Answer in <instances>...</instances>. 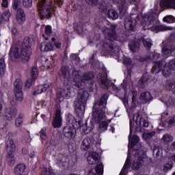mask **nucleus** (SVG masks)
Here are the masks:
<instances>
[{"instance_id": "obj_33", "label": "nucleus", "mask_w": 175, "mask_h": 175, "mask_svg": "<svg viewBox=\"0 0 175 175\" xmlns=\"http://www.w3.org/2000/svg\"><path fill=\"white\" fill-rule=\"evenodd\" d=\"M143 160L142 159H137L136 161H134L133 163V166L131 168L133 170H139L142 167Z\"/></svg>"}, {"instance_id": "obj_6", "label": "nucleus", "mask_w": 175, "mask_h": 175, "mask_svg": "<svg viewBox=\"0 0 175 175\" xmlns=\"http://www.w3.org/2000/svg\"><path fill=\"white\" fill-rule=\"evenodd\" d=\"M170 70H175V59H173L168 62L167 66L165 60L155 61L152 68V74L157 75L160 72H162V74L165 77H168L171 75Z\"/></svg>"}, {"instance_id": "obj_17", "label": "nucleus", "mask_w": 175, "mask_h": 175, "mask_svg": "<svg viewBox=\"0 0 175 175\" xmlns=\"http://www.w3.org/2000/svg\"><path fill=\"white\" fill-rule=\"evenodd\" d=\"M140 46L141 42L139 38L131 41L128 45L130 51L133 53H137L140 50Z\"/></svg>"}, {"instance_id": "obj_20", "label": "nucleus", "mask_w": 175, "mask_h": 175, "mask_svg": "<svg viewBox=\"0 0 175 175\" xmlns=\"http://www.w3.org/2000/svg\"><path fill=\"white\" fill-rule=\"evenodd\" d=\"M113 3L116 5H118L119 12L122 15H124L126 12V8H125V4H126V1L125 0H112Z\"/></svg>"}, {"instance_id": "obj_5", "label": "nucleus", "mask_w": 175, "mask_h": 175, "mask_svg": "<svg viewBox=\"0 0 175 175\" xmlns=\"http://www.w3.org/2000/svg\"><path fill=\"white\" fill-rule=\"evenodd\" d=\"M148 21H149V25L148 26H146L148 23ZM142 23L146 25L145 26H143L144 31L150 30L158 33L159 31L169 30L168 27L159 25V21L155 12H147V14L142 16Z\"/></svg>"}, {"instance_id": "obj_45", "label": "nucleus", "mask_w": 175, "mask_h": 175, "mask_svg": "<svg viewBox=\"0 0 175 175\" xmlns=\"http://www.w3.org/2000/svg\"><path fill=\"white\" fill-rule=\"evenodd\" d=\"M131 165H132L131 160L129 157H127L122 170H126L128 169H130Z\"/></svg>"}, {"instance_id": "obj_10", "label": "nucleus", "mask_w": 175, "mask_h": 175, "mask_svg": "<svg viewBox=\"0 0 175 175\" xmlns=\"http://www.w3.org/2000/svg\"><path fill=\"white\" fill-rule=\"evenodd\" d=\"M140 20L139 14H131L124 19V27L127 31H135L137 21Z\"/></svg>"}, {"instance_id": "obj_29", "label": "nucleus", "mask_w": 175, "mask_h": 175, "mask_svg": "<svg viewBox=\"0 0 175 175\" xmlns=\"http://www.w3.org/2000/svg\"><path fill=\"white\" fill-rule=\"evenodd\" d=\"M6 69V64L5 58L2 57L0 59V77H3L5 76Z\"/></svg>"}, {"instance_id": "obj_36", "label": "nucleus", "mask_w": 175, "mask_h": 175, "mask_svg": "<svg viewBox=\"0 0 175 175\" xmlns=\"http://www.w3.org/2000/svg\"><path fill=\"white\" fill-rule=\"evenodd\" d=\"M139 142H140V137L136 135H133V138H131L130 141L131 148H133L134 147H135L139 143Z\"/></svg>"}, {"instance_id": "obj_63", "label": "nucleus", "mask_w": 175, "mask_h": 175, "mask_svg": "<svg viewBox=\"0 0 175 175\" xmlns=\"http://www.w3.org/2000/svg\"><path fill=\"white\" fill-rule=\"evenodd\" d=\"M28 153V150L26 148H22V154L26 155Z\"/></svg>"}, {"instance_id": "obj_28", "label": "nucleus", "mask_w": 175, "mask_h": 175, "mask_svg": "<svg viewBox=\"0 0 175 175\" xmlns=\"http://www.w3.org/2000/svg\"><path fill=\"white\" fill-rule=\"evenodd\" d=\"M25 120V115L23 113L18 114L15 120V125L16 127L20 128L23 126Z\"/></svg>"}, {"instance_id": "obj_56", "label": "nucleus", "mask_w": 175, "mask_h": 175, "mask_svg": "<svg viewBox=\"0 0 175 175\" xmlns=\"http://www.w3.org/2000/svg\"><path fill=\"white\" fill-rule=\"evenodd\" d=\"M12 33L14 36H17L18 35V30L16 27L12 28Z\"/></svg>"}, {"instance_id": "obj_23", "label": "nucleus", "mask_w": 175, "mask_h": 175, "mask_svg": "<svg viewBox=\"0 0 175 175\" xmlns=\"http://www.w3.org/2000/svg\"><path fill=\"white\" fill-rule=\"evenodd\" d=\"M149 75L148 73L143 74L139 81H138V86L139 88H146V83L149 80Z\"/></svg>"}, {"instance_id": "obj_35", "label": "nucleus", "mask_w": 175, "mask_h": 175, "mask_svg": "<svg viewBox=\"0 0 175 175\" xmlns=\"http://www.w3.org/2000/svg\"><path fill=\"white\" fill-rule=\"evenodd\" d=\"M74 29L79 34H82L83 32V25L81 23H77L74 25Z\"/></svg>"}, {"instance_id": "obj_26", "label": "nucleus", "mask_w": 175, "mask_h": 175, "mask_svg": "<svg viewBox=\"0 0 175 175\" xmlns=\"http://www.w3.org/2000/svg\"><path fill=\"white\" fill-rule=\"evenodd\" d=\"M49 84L39 85L38 86L37 90L33 92V96H36L37 94H42L43 92H45L47 90V88H49Z\"/></svg>"}, {"instance_id": "obj_19", "label": "nucleus", "mask_w": 175, "mask_h": 175, "mask_svg": "<svg viewBox=\"0 0 175 175\" xmlns=\"http://www.w3.org/2000/svg\"><path fill=\"white\" fill-rule=\"evenodd\" d=\"M136 116V120H135V124L137 126H142H142L147 128L149 125L148 122H147L145 119H143L142 118H140V113H137V115L133 116V121H135V118Z\"/></svg>"}, {"instance_id": "obj_16", "label": "nucleus", "mask_w": 175, "mask_h": 175, "mask_svg": "<svg viewBox=\"0 0 175 175\" xmlns=\"http://www.w3.org/2000/svg\"><path fill=\"white\" fill-rule=\"evenodd\" d=\"M62 125V118L61 115V110L57 109L55 110L53 126L54 128H60Z\"/></svg>"}, {"instance_id": "obj_58", "label": "nucleus", "mask_w": 175, "mask_h": 175, "mask_svg": "<svg viewBox=\"0 0 175 175\" xmlns=\"http://www.w3.org/2000/svg\"><path fill=\"white\" fill-rule=\"evenodd\" d=\"M71 59L74 61H78L79 60V55L76 53L71 54Z\"/></svg>"}, {"instance_id": "obj_21", "label": "nucleus", "mask_w": 175, "mask_h": 175, "mask_svg": "<svg viewBox=\"0 0 175 175\" xmlns=\"http://www.w3.org/2000/svg\"><path fill=\"white\" fill-rule=\"evenodd\" d=\"M16 114L17 113L12 108L8 107L5 111V119L8 121H12Z\"/></svg>"}, {"instance_id": "obj_39", "label": "nucleus", "mask_w": 175, "mask_h": 175, "mask_svg": "<svg viewBox=\"0 0 175 175\" xmlns=\"http://www.w3.org/2000/svg\"><path fill=\"white\" fill-rule=\"evenodd\" d=\"M172 51L171 49L167 48V46H164L162 49V53H163V57L165 58H167L170 57L172 54Z\"/></svg>"}, {"instance_id": "obj_18", "label": "nucleus", "mask_w": 175, "mask_h": 175, "mask_svg": "<svg viewBox=\"0 0 175 175\" xmlns=\"http://www.w3.org/2000/svg\"><path fill=\"white\" fill-rule=\"evenodd\" d=\"M104 171V165L103 163H100V164H97L96 167L91 169L89 171L88 175H101L103 174Z\"/></svg>"}, {"instance_id": "obj_51", "label": "nucleus", "mask_w": 175, "mask_h": 175, "mask_svg": "<svg viewBox=\"0 0 175 175\" xmlns=\"http://www.w3.org/2000/svg\"><path fill=\"white\" fill-rule=\"evenodd\" d=\"M123 64L124 65H126L127 66H131V65L132 64V59L129 57H126L124 58Z\"/></svg>"}, {"instance_id": "obj_32", "label": "nucleus", "mask_w": 175, "mask_h": 175, "mask_svg": "<svg viewBox=\"0 0 175 175\" xmlns=\"http://www.w3.org/2000/svg\"><path fill=\"white\" fill-rule=\"evenodd\" d=\"M131 92L133 94V96L131 97V107L136 108L137 103H138L137 99V92L136 90H131Z\"/></svg>"}, {"instance_id": "obj_4", "label": "nucleus", "mask_w": 175, "mask_h": 175, "mask_svg": "<svg viewBox=\"0 0 175 175\" xmlns=\"http://www.w3.org/2000/svg\"><path fill=\"white\" fill-rule=\"evenodd\" d=\"M11 55L15 59L22 58V62L26 63L31 59L32 54L31 42L29 37L24 38V44L22 46L16 44L14 48L10 49Z\"/></svg>"}, {"instance_id": "obj_34", "label": "nucleus", "mask_w": 175, "mask_h": 175, "mask_svg": "<svg viewBox=\"0 0 175 175\" xmlns=\"http://www.w3.org/2000/svg\"><path fill=\"white\" fill-rule=\"evenodd\" d=\"M139 41L140 43H143L144 46H145L147 50H150L151 46H152V43L146 40L144 37L139 38Z\"/></svg>"}, {"instance_id": "obj_61", "label": "nucleus", "mask_w": 175, "mask_h": 175, "mask_svg": "<svg viewBox=\"0 0 175 175\" xmlns=\"http://www.w3.org/2000/svg\"><path fill=\"white\" fill-rule=\"evenodd\" d=\"M3 16L7 17V18H10L11 16V14H10V11H5V12H3Z\"/></svg>"}, {"instance_id": "obj_12", "label": "nucleus", "mask_w": 175, "mask_h": 175, "mask_svg": "<svg viewBox=\"0 0 175 175\" xmlns=\"http://www.w3.org/2000/svg\"><path fill=\"white\" fill-rule=\"evenodd\" d=\"M99 11L108 16L110 20H117L118 18V13L116 10L111 9L108 10L105 2H100L98 7Z\"/></svg>"}, {"instance_id": "obj_1", "label": "nucleus", "mask_w": 175, "mask_h": 175, "mask_svg": "<svg viewBox=\"0 0 175 175\" xmlns=\"http://www.w3.org/2000/svg\"><path fill=\"white\" fill-rule=\"evenodd\" d=\"M89 98V94L85 91L82 90L79 92L77 98L75 102V113L77 116L80 118L77 120L72 114L68 113L66 116V124L67 125L63 129L64 136L71 140L74 139L76 136L77 129H81L82 126V118L84 116L85 107L87 105V101Z\"/></svg>"}, {"instance_id": "obj_9", "label": "nucleus", "mask_w": 175, "mask_h": 175, "mask_svg": "<svg viewBox=\"0 0 175 175\" xmlns=\"http://www.w3.org/2000/svg\"><path fill=\"white\" fill-rule=\"evenodd\" d=\"M16 150V146L14 143L13 139H8L6 144V152L8 155L7 157L8 165L10 166H13L15 163L16 159L14 157L13 154L14 153Z\"/></svg>"}, {"instance_id": "obj_7", "label": "nucleus", "mask_w": 175, "mask_h": 175, "mask_svg": "<svg viewBox=\"0 0 175 175\" xmlns=\"http://www.w3.org/2000/svg\"><path fill=\"white\" fill-rule=\"evenodd\" d=\"M62 3V0H53ZM38 15L41 20L45 18H51L55 12V8L53 5L52 0H40L38 4Z\"/></svg>"}, {"instance_id": "obj_44", "label": "nucleus", "mask_w": 175, "mask_h": 175, "mask_svg": "<svg viewBox=\"0 0 175 175\" xmlns=\"http://www.w3.org/2000/svg\"><path fill=\"white\" fill-rule=\"evenodd\" d=\"M163 22L167 23H174L175 22V18L173 16L168 15L163 18Z\"/></svg>"}, {"instance_id": "obj_57", "label": "nucleus", "mask_w": 175, "mask_h": 175, "mask_svg": "<svg viewBox=\"0 0 175 175\" xmlns=\"http://www.w3.org/2000/svg\"><path fill=\"white\" fill-rule=\"evenodd\" d=\"M8 0H2L1 6L3 8H8Z\"/></svg>"}, {"instance_id": "obj_13", "label": "nucleus", "mask_w": 175, "mask_h": 175, "mask_svg": "<svg viewBox=\"0 0 175 175\" xmlns=\"http://www.w3.org/2000/svg\"><path fill=\"white\" fill-rule=\"evenodd\" d=\"M14 91L16 100L22 101L24 98L23 93V81L21 79H17L14 82Z\"/></svg>"}, {"instance_id": "obj_54", "label": "nucleus", "mask_w": 175, "mask_h": 175, "mask_svg": "<svg viewBox=\"0 0 175 175\" xmlns=\"http://www.w3.org/2000/svg\"><path fill=\"white\" fill-rule=\"evenodd\" d=\"M165 105L167 107H171L172 105H175V103L173 99H171V100H168L167 101L165 102Z\"/></svg>"}, {"instance_id": "obj_2", "label": "nucleus", "mask_w": 175, "mask_h": 175, "mask_svg": "<svg viewBox=\"0 0 175 175\" xmlns=\"http://www.w3.org/2000/svg\"><path fill=\"white\" fill-rule=\"evenodd\" d=\"M94 29H97L99 32H103L105 35V40L103 42V48L106 51L111 53H115V49L119 52L120 47L116 46L114 42L118 41L119 36L116 31V25H111L110 28L105 27L103 21H96L94 23Z\"/></svg>"}, {"instance_id": "obj_38", "label": "nucleus", "mask_w": 175, "mask_h": 175, "mask_svg": "<svg viewBox=\"0 0 175 175\" xmlns=\"http://www.w3.org/2000/svg\"><path fill=\"white\" fill-rule=\"evenodd\" d=\"M174 138L173 137L168 133H166L165 135H163V137L161 139V140L165 143V144H170L172 143V142L173 141Z\"/></svg>"}, {"instance_id": "obj_37", "label": "nucleus", "mask_w": 175, "mask_h": 175, "mask_svg": "<svg viewBox=\"0 0 175 175\" xmlns=\"http://www.w3.org/2000/svg\"><path fill=\"white\" fill-rule=\"evenodd\" d=\"M42 175H56L51 167H43L42 169Z\"/></svg>"}, {"instance_id": "obj_22", "label": "nucleus", "mask_w": 175, "mask_h": 175, "mask_svg": "<svg viewBox=\"0 0 175 175\" xmlns=\"http://www.w3.org/2000/svg\"><path fill=\"white\" fill-rule=\"evenodd\" d=\"M54 46L51 42H42L40 46L41 52H49L53 51Z\"/></svg>"}, {"instance_id": "obj_50", "label": "nucleus", "mask_w": 175, "mask_h": 175, "mask_svg": "<svg viewBox=\"0 0 175 175\" xmlns=\"http://www.w3.org/2000/svg\"><path fill=\"white\" fill-rule=\"evenodd\" d=\"M23 4L25 8H31L32 6V0H23Z\"/></svg>"}, {"instance_id": "obj_60", "label": "nucleus", "mask_w": 175, "mask_h": 175, "mask_svg": "<svg viewBox=\"0 0 175 175\" xmlns=\"http://www.w3.org/2000/svg\"><path fill=\"white\" fill-rule=\"evenodd\" d=\"M87 160L89 165L94 164V160L91 157H88Z\"/></svg>"}, {"instance_id": "obj_3", "label": "nucleus", "mask_w": 175, "mask_h": 175, "mask_svg": "<svg viewBox=\"0 0 175 175\" xmlns=\"http://www.w3.org/2000/svg\"><path fill=\"white\" fill-rule=\"evenodd\" d=\"M108 98V93H105L101 98L94 103V105H93L92 118L96 124H99L98 128L103 131H107L109 127L108 122H100L104 118L105 113L104 110L105 109Z\"/></svg>"}, {"instance_id": "obj_47", "label": "nucleus", "mask_w": 175, "mask_h": 175, "mask_svg": "<svg viewBox=\"0 0 175 175\" xmlns=\"http://www.w3.org/2000/svg\"><path fill=\"white\" fill-rule=\"evenodd\" d=\"M166 6L175 10V0H166Z\"/></svg>"}, {"instance_id": "obj_24", "label": "nucleus", "mask_w": 175, "mask_h": 175, "mask_svg": "<svg viewBox=\"0 0 175 175\" xmlns=\"http://www.w3.org/2000/svg\"><path fill=\"white\" fill-rule=\"evenodd\" d=\"M98 83L101 85H104L105 88L106 90H109V83L107 82V77L103 75V74L100 73L99 74V77L98 78Z\"/></svg>"}, {"instance_id": "obj_49", "label": "nucleus", "mask_w": 175, "mask_h": 175, "mask_svg": "<svg viewBox=\"0 0 175 175\" xmlns=\"http://www.w3.org/2000/svg\"><path fill=\"white\" fill-rule=\"evenodd\" d=\"M44 33L46 36H49L50 34L52 33V27L50 25H47L44 27Z\"/></svg>"}, {"instance_id": "obj_30", "label": "nucleus", "mask_w": 175, "mask_h": 175, "mask_svg": "<svg viewBox=\"0 0 175 175\" xmlns=\"http://www.w3.org/2000/svg\"><path fill=\"white\" fill-rule=\"evenodd\" d=\"M92 144V139L90 138H85L82 141V145H81V148L83 149V150L87 151L90 146Z\"/></svg>"}, {"instance_id": "obj_52", "label": "nucleus", "mask_w": 175, "mask_h": 175, "mask_svg": "<svg viewBox=\"0 0 175 175\" xmlns=\"http://www.w3.org/2000/svg\"><path fill=\"white\" fill-rule=\"evenodd\" d=\"M156 135V133L154 131L149 132L148 133L146 136L143 135V138H145L146 139H149L154 137Z\"/></svg>"}, {"instance_id": "obj_43", "label": "nucleus", "mask_w": 175, "mask_h": 175, "mask_svg": "<svg viewBox=\"0 0 175 175\" xmlns=\"http://www.w3.org/2000/svg\"><path fill=\"white\" fill-rule=\"evenodd\" d=\"M172 168H173V163L170 161L163 165V171L164 172H167L169 170H171Z\"/></svg>"}, {"instance_id": "obj_25", "label": "nucleus", "mask_w": 175, "mask_h": 175, "mask_svg": "<svg viewBox=\"0 0 175 175\" xmlns=\"http://www.w3.org/2000/svg\"><path fill=\"white\" fill-rule=\"evenodd\" d=\"M152 99L153 96L149 92H142L139 96V100L144 101L145 103H148L149 100H152Z\"/></svg>"}, {"instance_id": "obj_15", "label": "nucleus", "mask_w": 175, "mask_h": 175, "mask_svg": "<svg viewBox=\"0 0 175 175\" xmlns=\"http://www.w3.org/2000/svg\"><path fill=\"white\" fill-rule=\"evenodd\" d=\"M31 78L28 79L25 82V88H31L32 84L36 81L38 77V70L36 67H32L31 70Z\"/></svg>"}, {"instance_id": "obj_48", "label": "nucleus", "mask_w": 175, "mask_h": 175, "mask_svg": "<svg viewBox=\"0 0 175 175\" xmlns=\"http://www.w3.org/2000/svg\"><path fill=\"white\" fill-rule=\"evenodd\" d=\"M137 60L141 63L148 62V61L151 60V57L150 55H147L146 57H139V59H137Z\"/></svg>"}, {"instance_id": "obj_46", "label": "nucleus", "mask_w": 175, "mask_h": 175, "mask_svg": "<svg viewBox=\"0 0 175 175\" xmlns=\"http://www.w3.org/2000/svg\"><path fill=\"white\" fill-rule=\"evenodd\" d=\"M135 124L134 123L132 122V119L129 120V139L131 138L133 133V127Z\"/></svg>"}, {"instance_id": "obj_42", "label": "nucleus", "mask_w": 175, "mask_h": 175, "mask_svg": "<svg viewBox=\"0 0 175 175\" xmlns=\"http://www.w3.org/2000/svg\"><path fill=\"white\" fill-rule=\"evenodd\" d=\"M90 155L91 156L90 158H92L94 161H96V164L99 163V154L97 152H90Z\"/></svg>"}, {"instance_id": "obj_59", "label": "nucleus", "mask_w": 175, "mask_h": 175, "mask_svg": "<svg viewBox=\"0 0 175 175\" xmlns=\"http://www.w3.org/2000/svg\"><path fill=\"white\" fill-rule=\"evenodd\" d=\"M53 44L57 49H59L62 47V43L59 41L55 42Z\"/></svg>"}, {"instance_id": "obj_53", "label": "nucleus", "mask_w": 175, "mask_h": 175, "mask_svg": "<svg viewBox=\"0 0 175 175\" xmlns=\"http://www.w3.org/2000/svg\"><path fill=\"white\" fill-rule=\"evenodd\" d=\"M85 2L90 5H96L98 4V0H85Z\"/></svg>"}, {"instance_id": "obj_55", "label": "nucleus", "mask_w": 175, "mask_h": 175, "mask_svg": "<svg viewBox=\"0 0 175 175\" xmlns=\"http://www.w3.org/2000/svg\"><path fill=\"white\" fill-rule=\"evenodd\" d=\"M68 149L70 153L74 152L76 151V148L73 147L72 144H69L68 146Z\"/></svg>"}, {"instance_id": "obj_41", "label": "nucleus", "mask_w": 175, "mask_h": 175, "mask_svg": "<svg viewBox=\"0 0 175 175\" xmlns=\"http://www.w3.org/2000/svg\"><path fill=\"white\" fill-rule=\"evenodd\" d=\"M167 128H172L175 124V115L173 116H170L167 120Z\"/></svg>"}, {"instance_id": "obj_64", "label": "nucleus", "mask_w": 175, "mask_h": 175, "mask_svg": "<svg viewBox=\"0 0 175 175\" xmlns=\"http://www.w3.org/2000/svg\"><path fill=\"white\" fill-rule=\"evenodd\" d=\"M29 157L30 158H34L35 157V152L34 151H31L29 153Z\"/></svg>"}, {"instance_id": "obj_27", "label": "nucleus", "mask_w": 175, "mask_h": 175, "mask_svg": "<svg viewBox=\"0 0 175 175\" xmlns=\"http://www.w3.org/2000/svg\"><path fill=\"white\" fill-rule=\"evenodd\" d=\"M70 75V70L68 66H63L61 68L60 72H59V76L65 79Z\"/></svg>"}, {"instance_id": "obj_62", "label": "nucleus", "mask_w": 175, "mask_h": 175, "mask_svg": "<svg viewBox=\"0 0 175 175\" xmlns=\"http://www.w3.org/2000/svg\"><path fill=\"white\" fill-rule=\"evenodd\" d=\"M108 131L113 134L116 132V129L113 126H110V129H108Z\"/></svg>"}, {"instance_id": "obj_14", "label": "nucleus", "mask_w": 175, "mask_h": 175, "mask_svg": "<svg viewBox=\"0 0 175 175\" xmlns=\"http://www.w3.org/2000/svg\"><path fill=\"white\" fill-rule=\"evenodd\" d=\"M74 91L71 88H65L57 94L56 100H59L61 103L64 99L68 100L73 97Z\"/></svg>"}, {"instance_id": "obj_40", "label": "nucleus", "mask_w": 175, "mask_h": 175, "mask_svg": "<svg viewBox=\"0 0 175 175\" xmlns=\"http://www.w3.org/2000/svg\"><path fill=\"white\" fill-rule=\"evenodd\" d=\"M39 136L40 137V139L42 140H46L48 137H47V133H46V128L44 127L42 129L39 133Z\"/></svg>"}, {"instance_id": "obj_8", "label": "nucleus", "mask_w": 175, "mask_h": 175, "mask_svg": "<svg viewBox=\"0 0 175 175\" xmlns=\"http://www.w3.org/2000/svg\"><path fill=\"white\" fill-rule=\"evenodd\" d=\"M95 78V73L93 71L85 72L82 75L81 79L75 81V87L78 88V90H82L84 88L85 83L83 81H91L89 83V91L93 92L94 88H96V83L94 81Z\"/></svg>"}, {"instance_id": "obj_11", "label": "nucleus", "mask_w": 175, "mask_h": 175, "mask_svg": "<svg viewBox=\"0 0 175 175\" xmlns=\"http://www.w3.org/2000/svg\"><path fill=\"white\" fill-rule=\"evenodd\" d=\"M21 3V0H14L12 3V8L14 10H17L16 18L19 25H23L26 20V16L23 9L18 8Z\"/></svg>"}, {"instance_id": "obj_31", "label": "nucleus", "mask_w": 175, "mask_h": 175, "mask_svg": "<svg viewBox=\"0 0 175 175\" xmlns=\"http://www.w3.org/2000/svg\"><path fill=\"white\" fill-rule=\"evenodd\" d=\"M81 128H83L82 129V131H81V134L82 135H88L90 133H91L92 132V131L94 130L93 126H88L87 124H85V126L83 124V122H81Z\"/></svg>"}]
</instances>
